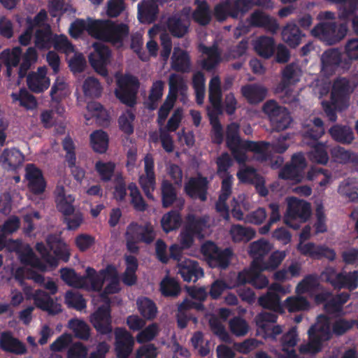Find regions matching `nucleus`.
Listing matches in <instances>:
<instances>
[{
	"mask_svg": "<svg viewBox=\"0 0 358 358\" xmlns=\"http://www.w3.org/2000/svg\"><path fill=\"white\" fill-rule=\"evenodd\" d=\"M90 322L99 334L110 336L113 327L110 303H106L98 307L91 315Z\"/></svg>",
	"mask_w": 358,
	"mask_h": 358,
	"instance_id": "6e6552de",
	"label": "nucleus"
},
{
	"mask_svg": "<svg viewBox=\"0 0 358 358\" xmlns=\"http://www.w3.org/2000/svg\"><path fill=\"white\" fill-rule=\"evenodd\" d=\"M46 243L50 252L54 254L53 257L56 258L57 265L59 260H62L64 262L69 260L70 253L67 245L60 238L54 235H50L47 237Z\"/></svg>",
	"mask_w": 358,
	"mask_h": 358,
	"instance_id": "c85d7f7f",
	"label": "nucleus"
},
{
	"mask_svg": "<svg viewBox=\"0 0 358 358\" xmlns=\"http://www.w3.org/2000/svg\"><path fill=\"white\" fill-rule=\"evenodd\" d=\"M254 49L260 57L269 59L275 52V41L271 36H261L255 40Z\"/></svg>",
	"mask_w": 358,
	"mask_h": 358,
	"instance_id": "7c9ffc66",
	"label": "nucleus"
},
{
	"mask_svg": "<svg viewBox=\"0 0 358 358\" xmlns=\"http://www.w3.org/2000/svg\"><path fill=\"white\" fill-rule=\"evenodd\" d=\"M33 299L37 308L48 312L49 315H55L62 311L61 306L56 303L45 291L36 290L33 296Z\"/></svg>",
	"mask_w": 358,
	"mask_h": 358,
	"instance_id": "412c9836",
	"label": "nucleus"
},
{
	"mask_svg": "<svg viewBox=\"0 0 358 358\" xmlns=\"http://www.w3.org/2000/svg\"><path fill=\"white\" fill-rule=\"evenodd\" d=\"M178 210H172L162 219V226L166 232L178 229L181 224V216Z\"/></svg>",
	"mask_w": 358,
	"mask_h": 358,
	"instance_id": "3c124183",
	"label": "nucleus"
},
{
	"mask_svg": "<svg viewBox=\"0 0 358 358\" xmlns=\"http://www.w3.org/2000/svg\"><path fill=\"white\" fill-rule=\"evenodd\" d=\"M321 61L324 70L334 71L342 61V54L338 49H329L322 54Z\"/></svg>",
	"mask_w": 358,
	"mask_h": 358,
	"instance_id": "72a5a7b5",
	"label": "nucleus"
},
{
	"mask_svg": "<svg viewBox=\"0 0 358 358\" xmlns=\"http://www.w3.org/2000/svg\"><path fill=\"white\" fill-rule=\"evenodd\" d=\"M238 179L245 183L253 185L256 191L262 196H266L268 191L265 187L264 178L257 174L256 170L252 167H247L237 173Z\"/></svg>",
	"mask_w": 358,
	"mask_h": 358,
	"instance_id": "a211bd4d",
	"label": "nucleus"
},
{
	"mask_svg": "<svg viewBox=\"0 0 358 358\" xmlns=\"http://www.w3.org/2000/svg\"><path fill=\"white\" fill-rule=\"evenodd\" d=\"M201 252L211 268L220 269L228 268L234 255L231 248L222 249L210 241L201 245Z\"/></svg>",
	"mask_w": 358,
	"mask_h": 358,
	"instance_id": "7ed1b4c3",
	"label": "nucleus"
},
{
	"mask_svg": "<svg viewBox=\"0 0 358 358\" xmlns=\"http://www.w3.org/2000/svg\"><path fill=\"white\" fill-rule=\"evenodd\" d=\"M115 164L113 162H104L97 161L95 163L94 169L101 181L104 182L111 180L115 173Z\"/></svg>",
	"mask_w": 358,
	"mask_h": 358,
	"instance_id": "603ef678",
	"label": "nucleus"
},
{
	"mask_svg": "<svg viewBox=\"0 0 358 358\" xmlns=\"http://www.w3.org/2000/svg\"><path fill=\"white\" fill-rule=\"evenodd\" d=\"M12 96L15 100H18L20 105L27 109H33L37 106V101L35 96L25 89H21L18 94L13 93Z\"/></svg>",
	"mask_w": 358,
	"mask_h": 358,
	"instance_id": "774afa93",
	"label": "nucleus"
},
{
	"mask_svg": "<svg viewBox=\"0 0 358 358\" xmlns=\"http://www.w3.org/2000/svg\"><path fill=\"white\" fill-rule=\"evenodd\" d=\"M83 92L86 96L96 98L101 96L102 87L98 79L88 77L84 81Z\"/></svg>",
	"mask_w": 358,
	"mask_h": 358,
	"instance_id": "6e6d98bb",
	"label": "nucleus"
},
{
	"mask_svg": "<svg viewBox=\"0 0 358 358\" xmlns=\"http://www.w3.org/2000/svg\"><path fill=\"white\" fill-rule=\"evenodd\" d=\"M345 23L337 24L334 22H320L311 30V34L318 37L329 45L340 42L348 33Z\"/></svg>",
	"mask_w": 358,
	"mask_h": 358,
	"instance_id": "423d86ee",
	"label": "nucleus"
},
{
	"mask_svg": "<svg viewBox=\"0 0 358 358\" xmlns=\"http://www.w3.org/2000/svg\"><path fill=\"white\" fill-rule=\"evenodd\" d=\"M23 162V154L15 148L4 149L0 156L1 164L7 170H15Z\"/></svg>",
	"mask_w": 358,
	"mask_h": 358,
	"instance_id": "a878e982",
	"label": "nucleus"
},
{
	"mask_svg": "<svg viewBox=\"0 0 358 358\" xmlns=\"http://www.w3.org/2000/svg\"><path fill=\"white\" fill-rule=\"evenodd\" d=\"M209 181L205 176L198 174L191 177L185 184L184 191L192 199H199L201 201L207 200Z\"/></svg>",
	"mask_w": 358,
	"mask_h": 358,
	"instance_id": "f8f14e48",
	"label": "nucleus"
},
{
	"mask_svg": "<svg viewBox=\"0 0 358 358\" xmlns=\"http://www.w3.org/2000/svg\"><path fill=\"white\" fill-rule=\"evenodd\" d=\"M22 55V49L20 47H15L12 51L6 49L3 50L1 55V60L4 65H8L12 67L18 66Z\"/></svg>",
	"mask_w": 358,
	"mask_h": 358,
	"instance_id": "13d9d810",
	"label": "nucleus"
},
{
	"mask_svg": "<svg viewBox=\"0 0 358 358\" xmlns=\"http://www.w3.org/2000/svg\"><path fill=\"white\" fill-rule=\"evenodd\" d=\"M264 268L260 266L259 268L250 266L248 269H245L238 273L237 281L239 284L245 285L246 283L251 284L257 289H263L268 286V278L262 274V271H264Z\"/></svg>",
	"mask_w": 358,
	"mask_h": 358,
	"instance_id": "ddd939ff",
	"label": "nucleus"
},
{
	"mask_svg": "<svg viewBox=\"0 0 358 358\" xmlns=\"http://www.w3.org/2000/svg\"><path fill=\"white\" fill-rule=\"evenodd\" d=\"M61 278L69 286L80 288L85 286V278L78 275L74 269L62 268L60 270Z\"/></svg>",
	"mask_w": 358,
	"mask_h": 358,
	"instance_id": "49530a36",
	"label": "nucleus"
},
{
	"mask_svg": "<svg viewBox=\"0 0 358 358\" xmlns=\"http://www.w3.org/2000/svg\"><path fill=\"white\" fill-rule=\"evenodd\" d=\"M234 242H248L252 240L256 234L251 227H243L241 224H232L229 231Z\"/></svg>",
	"mask_w": 358,
	"mask_h": 358,
	"instance_id": "58836bf2",
	"label": "nucleus"
},
{
	"mask_svg": "<svg viewBox=\"0 0 358 358\" xmlns=\"http://www.w3.org/2000/svg\"><path fill=\"white\" fill-rule=\"evenodd\" d=\"M299 69L294 63L287 64L282 71L280 85L283 89L299 81Z\"/></svg>",
	"mask_w": 358,
	"mask_h": 358,
	"instance_id": "a18cd8bd",
	"label": "nucleus"
},
{
	"mask_svg": "<svg viewBox=\"0 0 358 358\" xmlns=\"http://www.w3.org/2000/svg\"><path fill=\"white\" fill-rule=\"evenodd\" d=\"M249 20L251 27L264 28L272 34H275L279 29V24L275 18L259 10L250 15Z\"/></svg>",
	"mask_w": 358,
	"mask_h": 358,
	"instance_id": "aec40b11",
	"label": "nucleus"
},
{
	"mask_svg": "<svg viewBox=\"0 0 358 358\" xmlns=\"http://www.w3.org/2000/svg\"><path fill=\"white\" fill-rule=\"evenodd\" d=\"M262 110L268 115L273 131L280 132L287 129L292 121L288 110L280 106L275 100L271 99L266 101Z\"/></svg>",
	"mask_w": 358,
	"mask_h": 358,
	"instance_id": "20e7f679",
	"label": "nucleus"
},
{
	"mask_svg": "<svg viewBox=\"0 0 358 358\" xmlns=\"http://www.w3.org/2000/svg\"><path fill=\"white\" fill-rule=\"evenodd\" d=\"M91 147L95 152L103 154L108 148V135L102 129L94 131L90 136Z\"/></svg>",
	"mask_w": 358,
	"mask_h": 358,
	"instance_id": "c9c22d12",
	"label": "nucleus"
},
{
	"mask_svg": "<svg viewBox=\"0 0 358 358\" xmlns=\"http://www.w3.org/2000/svg\"><path fill=\"white\" fill-rule=\"evenodd\" d=\"M139 87L140 82L137 77L126 74L117 80L115 94L121 103L129 107H134L136 104Z\"/></svg>",
	"mask_w": 358,
	"mask_h": 358,
	"instance_id": "39448f33",
	"label": "nucleus"
},
{
	"mask_svg": "<svg viewBox=\"0 0 358 358\" xmlns=\"http://www.w3.org/2000/svg\"><path fill=\"white\" fill-rule=\"evenodd\" d=\"M208 221L207 217H189L185 227L196 237L203 238V231L208 227Z\"/></svg>",
	"mask_w": 358,
	"mask_h": 358,
	"instance_id": "09e8293b",
	"label": "nucleus"
},
{
	"mask_svg": "<svg viewBox=\"0 0 358 358\" xmlns=\"http://www.w3.org/2000/svg\"><path fill=\"white\" fill-rule=\"evenodd\" d=\"M25 171V178L29 191L35 195L43 194L45 190L46 182L41 170L34 164H29L27 165Z\"/></svg>",
	"mask_w": 358,
	"mask_h": 358,
	"instance_id": "4468645a",
	"label": "nucleus"
},
{
	"mask_svg": "<svg viewBox=\"0 0 358 358\" xmlns=\"http://www.w3.org/2000/svg\"><path fill=\"white\" fill-rule=\"evenodd\" d=\"M271 250L269 242L264 238H260L251 243L249 245V255L253 258L250 264L253 267L259 268L262 266L264 257Z\"/></svg>",
	"mask_w": 358,
	"mask_h": 358,
	"instance_id": "5701e85b",
	"label": "nucleus"
},
{
	"mask_svg": "<svg viewBox=\"0 0 358 358\" xmlns=\"http://www.w3.org/2000/svg\"><path fill=\"white\" fill-rule=\"evenodd\" d=\"M69 327L73 330L76 337L82 340H88L90 336V327L84 321L72 319L69 322Z\"/></svg>",
	"mask_w": 358,
	"mask_h": 358,
	"instance_id": "5fc2aeb1",
	"label": "nucleus"
},
{
	"mask_svg": "<svg viewBox=\"0 0 358 358\" xmlns=\"http://www.w3.org/2000/svg\"><path fill=\"white\" fill-rule=\"evenodd\" d=\"M27 84L29 89L34 93H41L50 86V80H42L35 74H28Z\"/></svg>",
	"mask_w": 358,
	"mask_h": 358,
	"instance_id": "e2e57ef3",
	"label": "nucleus"
},
{
	"mask_svg": "<svg viewBox=\"0 0 358 358\" xmlns=\"http://www.w3.org/2000/svg\"><path fill=\"white\" fill-rule=\"evenodd\" d=\"M83 278H85L84 288L87 290L99 292L101 290L104 281L100 274L97 273L96 270L91 267H87L86 269V273L83 275Z\"/></svg>",
	"mask_w": 358,
	"mask_h": 358,
	"instance_id": "e433bc0d",
	"label": "nucleus"
},
{
	"mask_svg": "<svg viewBox=\"0 0 358 358\" xmlns=\"http://www.w3.org/2000/svg\"><path fill=\"white\" fill-rule=\"evenodd\" d=\"M167 26L173 36L182 38L189 31V22L187 19L181 18L178 15H173L169 17Z\"/></svg>",
	"mask_w": 358,
	"mask_h": 358,
	"instance_id": "473e14b6",
	"label": "nucleus"
},
{
	"mask_svg": "<svg viewBox=\"0 0 358 358\" xmlns=\"http://www.w3.org/2000/svg\"><path fill=\"white\" fill-rule=\"evenodd\" d=\"M171 66L180 73H188L191 70V59L189 53L180 48H174L171 57Z\"/></svg>",
	"mask_w": 358,
	"mask_h": 358,
	"instance_id": "cd10ccee",
	"label": "nucleus"
},
{
	"mask_svg": "<svg viewBox=\"0 0 358 358\" xmlns=\"http://www.w3.org/2000/svg\"><path fill=\"white\" fill-rule=\"evenodd\" d=\"M93 48L94 51L88 57L89 62L97 73L106 77L108 74L107 66L110 62L111 51L101 43H94Z\"/></svg>",
	"mask_w": 358,
	"mask_h": 358,
	"instance_id": "1a4fd4ad",
	"label": "nucleus"
},
{
	"mask_svg": "<svg viewBox=\"0 0 358 358\" xmlns=\"http://www.w3.org/2000/svg\"><path fill=\"white\" fill-rule=\"evenodd\" d=\"M159 326L154 322L141 329L136 336V341L138 343H145L152 341L159 334Z\"/></svg>",
	"mask_w": 358,
	"mask_h": 358,
	"instance_id": "69168bd1",
	"label": "nucleus"
},
{
	"mask_svg": "<svg viewBox=\"0 0 358 358\" xmlns=\"http://www.w3.org/2000/svg\"><path fill=\"white\" fill-rule=\"evenodd\" d=\"M324 134V126L323 121L320 117H315L313 120V125L304 131L303 137L317 141Z\"/></svg>",
	"mask_w": 358,
	"mask_h": 358,
	"instance_id": "4d7b16f0",
	"label": "nucleus"
},
{
	"mask_svg": "<svg viewBox=\"0 0 358 358\" xmlns=\"http://www.w3.org/2000/svg\"><path fill=\"white\" fill-rule=\"evenodd\" d=\"M0 348L6 352L22 355L27 352L24 343L15 338L9 331H3L0 335Z\"/></svg>",
	"mask_w": 358,
	"mask_h": 358,
	"instance_id": "6ab92c4d",
	"label": "nucleus"
},
{
	"mask_svg": "<svg viewBox=\"0 0 358 358\" xmlns=\"http://www.w3.org/2000/svg\"><path fill=\"white\" fill-rule=\"evenodd\" d=\"M271 143L266 141H252L245 140L244 152H252L259 155L262 161H266L268 158V149Z\"/></svg>",
	"mask_w": 358,
	"mask_h": 358,
	"instance_id": "37998d69",
	"label": "nucleus"
},
{
	"mask_svg": "<svg viewBox=\"0 0 358 358\" xmlns=\"http://www.w3.org/2000/svg\"><path fill=\"white\" fill-rule=\"evenodd\" d=\"M161 201L164 208H168L174 204L181 210L184 206L185 200L178 196L176 187L168 180H163L160 187Z\"/></svg>",
	"mask_w": 358,
	"mask_h": 358,
	"instance_id": "2eb2a0df",
	"label": "nucleus"
},
{
	"mask_svg": "<svg viewBox=\"0 0 358 358\" xmlns=\"http://www.w3.org/2000/svg\"><path fill=\"white\" fill-rule=\"evenodd\" d=\"M319 286L318 278L316 275L309 274L297 285L296 292L298 294H305L315 290Z\"/></svg>",
	"mask_w": 358,
	"mask_h": 358,
	"instance_id": "bf43d9fd",
	"label": "nucleus"
},
{
	"mask_svg": "<svg viewBox=\"0 0 358 358\" xmlns=\"http://www.w3.org/2000/svg\"><path fill=\"white\" fill-rule=\"evenodd\" d=\"M337 279L338 283L336 289L346 288L350 291H353L358 287V271L338 273Z\"/></svg>",
	"mask_w": 358,
	"mask_h": 358,
	"instance_id": "c03bdc74",
	"label": "nucleus"
},
{
	"mask_svg": "<svg viewBox=\"0 0 358 358\" xmlns=\"http://www.w3.org/2000/svg\"><path fill=\"white\" fill-rule=\"evenodd\" d=\"M352 91L353 88L348 78L340 77L334 81L331 100L338 107L339 110H345L348 107L350 95Z\"/></svg>",
	"mask_w": 358,
	"mask_h": 358,
	"instance_id": "9d476101",
	"label": "nucleus"
},
{
	"mask_svg": "<svg viewBox=\"0 0 358 358\" xmlns=\"http://www.w3.org/2000/svg\"><path fill=\"white\" fill-rule=\"evenodd\" d=\"M52 32L50 24H45L35 32V45L40 50L50 49L52 46Z\"/></svg>",
	"mask_w": 358,
	"mask_h": 358,
	"instance_id": "a19ab883",
	"label": "nucleus"
},
{
	"mask_svg": "<svg viewBox=\"0 0 358 358\" xmlns=\"http://www.w3.org/2000/svg\"><path fill=\"white\" fill-rule=\"evenodd\" d=\"M297 250L301 255L314 259L326 258L329 261H334L336 259V252L333 249L324 245H316L313 243H300Z\"/></svg>",
	"mask_w": 358,
	"mask_h": 358,
	"instance_id": "dca6fc26",
	"label": "nucleus"
},
{
	"mask_svg": "<svg viewBox=\"0 0 358 358\" xmlns=\"http://www.w3.org/2000/svg\"><path fill=\"white\" fill-rule=\"evenodd\" d=\"M139 184L145 195L149 199L154 200L153 191L155 188V176L143 174L139 177Z\"/></svg>",
	"mask_w": 358,
	"mask_h": 358,
	"instance_id": "338daca9",
	"label": "nucleus"
},
{
	"mask_svg": "<svg viewBox=\"0 0 358 358\" xmlns=\"http://www.w3.org/2000/svg\"><path fill=\"white\" fill-rule=\"evenodd\" d=\"M309 306L308 301L303 296H290L285 300V307L290 313L307 310Z\"/></svg>",
	"mask_w": 358,
	"mask_h": 358,
	"instance_id": "0e129e2a",
	"label": "nucleus"
},
{
	"mask_svg": "<svg viewBox=\"0 0 358 358\" xmlns=\"http://www.w3.org/2000/svg\"><path fill=\"white\" fill-rule=\"evenodd\" d=\"M138 312L147 320H154L157 313V307L155 303L148 297H141L136 301Z\"/></svg>",
	"mask_w": 358,
	"mask_h": 358,
	"instance_id": "ea45409f",
	"label": "nucleus"
},
{
	"mask_svg": "<svg viewBox=\"0 0 358 358\" xmlns=\"http://www.w3.org/2000/svg\"><path fill=\"white\" fill-rule=\"evenodd\" d=\"M309 158L315 163L326 164L328 162L329 156L325 145L317 142L309 152Z\"/></svg>",
	"mask_w": 358,
	"mask_h": 358,
	"instance_id": "052dcab7",
	"label": "nucleus"
},
{
	"mask_svg": "<svg viewBox=\"0 0 358 358\" xmlns=\"http://www.w3.org/2000/svg\"><path fill=\"white\" fill-rule=\"evenodd\" d=\"M356 321L338 318L331 323L329 317L320 315L317 324L308 331V342L299 346L301 354L316 355L322 350L323 343L331 340L333 335L341 336L353 328Z\"/></svg>",
	"mask_w": 358,
	"mask_h": 358,
	"instance_id": "f257e3e1",
	"label": "nucleus"
},
{
	"mask_svg": "<svg viewBox=\"0 0 358 358\" xmlns=\"http://www.w3.org/2000/svg\"><path fill=\"white\" fill-rule=\"evenodd\" d=\"M305 34L302 32L299 26L294 22H287L283 27L281 31V36L282 41L291 48H296L298 47Z\"/></svg>",
	"mask_w": 358,
	"mask_h": 358,
	"instance_id": "b1692460",
	"label": "nucleus"
},
{
	"mask_svg": "<svg viewBox=\"0 0 358 358\" xmlns=\"http://www.w3.org/2000/svg\"><path fill=\"white\" fill-rule=\"evenodd\" d=\"M311 215L310 204L305 201L294 199L289 202L287 213L284 217L286 225L293 229H298L301 224L308 221Z\"/></svg>",
	"mask_w": 358,
	"mask_h": 358,
	"instance_id": "0eeeda50",
	"label": "nucleus"
},
{
	"mask_svg": "<svg viewBox=\"0 0 358 358\" xmlns=\"http://www.w3.org/2000/svg\"><path fill=\"white\" fill-rule=\"evenodd\" d=\"M245 142L241 136L226 139V145L234 158L239 163L245 162L247 157L244 152Z\"/></svg>",
	"mask_w": 358,
	"mask_h": 358,
	"instance_id": "4c0bfd02",
	"label": "nucleus"
},
{
	"mask_svg": "<svg viewBox=\"0 0 358 358\" xmlns=\"http://www.w3.org/2000/svg\"><path fill=\"white\" fill-rule=\"evenodd\" d=\"M114 346L117 358H128L133 351L134 337L123 327H116L114 330Z\"/></svg>",
	"mask_w": 358,
	"mask_h": 358,
	"instance_id": "9b49d317",
	"label": "nucleus"
},
{
	"mask_svg": "<svg viewBox=\"0 0 358 358\" xmlns=\"http://www.w3.org/2000/svg\"><path fill=\"white\" fill-rule=\"evenodd\" d=\"M108 20H95L88 18L87 33L91 36L103 41Z\"/></svg>",
	"mask_w": 358,
	"mask_h": 358,
	"instance_id": "864d4df0",
	"label": "nucleus"
},
{
	"mask_svg": "<svg viewBox=\"0 0 358 358\" xmlns=\"http://www.w3.org/2000/svg\"><path fill=\"white\" fill-rule=\"evenodd\" d=\"M194 4L196 7L192 14L193 20L201 26L209 24L212 20V13L208 2L206 0H195Z\"/></svg>",
	"mask_w": 358,
	"mask_h": 358,
	"instance_id": "c756f323",
	"label": "nucleus"
},
{
	"mask_svg": "<svg viewBox=\"0 0 358 358\" xmlns=\"http://www.w3.org/2000/svg\"><path fill=\"white\" fill-rule=\"evenodd\" d=\"M329 132L334 141L343 144H350L354 140L353 131L348 126L335 124L329 129Z\"/></svg>",
	"mask_w": 358,
	"mask_h": 358,
	"instance_id": "f704fd0d",
	"label": "nucleus"
},
{
	"mask_svg": "<svg viewBox=\"0 0 358 358\" xmlns=\"http://www.w3.org/2000/svg\"><path fill=\"white\" fill-rule=\"evenodd\" d=\"M129 196L131 197V204L134 209L138 212H144L147 210L148 204L143 198L138 188L134 182H131L128 185Z\"/></svg>",
	"mask_w": 358,
	"mask_h": 358,
	"instance_id": "8fccbe9b",
	"label": "nucleus"
},
{
	"mask_svg": "<svg viewBox=\"0 0 358 358\" xmlns=\"http://www.w3.org/2000/svg\"><path fill=\"white\" fill-rule=\"evenodd\" d=\"M55 200L58 211L63 215L66 217L74 213L75 198L71 194L66 195L63 186H57L55 191Z\"/></svg>",
	"mask_w": 358,
	"mask_h": 358,
	"instance_id": "4be33fe9",
	"label": "nucleus"
},
{
	"mask_svg": "<svg viewBox=\"0 0 358 358\" xmlns=\"http://www.w3.org/2000/svg\"><path fill=\"white\" fill-rule=\"evenodd\" d=\"M259 304L264 308L273 311H280L282 309L280 297L277 293L267 292L258 299Z\"/></svg>",
	"mask_w": 358,
	"mask_h": 358,
	"instance_id": "de8ad7c7",
	"label": "nucleus"
},
{
	"mask_svg": "<svg viewBox=\"0 0 358 358\" xmlns=\"http://www.w3.org/2000/svg\"><path fill=\"white\" fill-rule=\"evenodd\" d=\"M65 303L69 308L82 310L87 306L83 296L77 292L68 291L65 294Z\"/></svg>",
	"mask_w": 358,
	"mask_h": 358,
	"instance_id": "680f3d73",
	"label": "nucleus"
},
{
	"mask_svg": "<svg viewBox=\"0 0 358 358\" xmlns=\"http://www.w3.org/2000/svg\"><path fill=\"white\" fill-rule=\"evenodd\" d=\"M158 12L159 8L156 3L143 1L138 4V17L142 23H153L157 20Z\"/></svg>",
	"mask_w": 358,
	"mask_h": 358,
	"instance_id": "2f4dec72",
	"label": "nucleus"
},
{
	"mask_svg": "<svg viewBox=\"0 0 358 358\" xmlns=\"http://www.w3.org/2000/svg\"><path fill=\"white\" fill-rule=\"evenodd\" d=\"M253 4V0H224L214 6L213 15L219 22L228 17L238 19L248 12Z\"/></svg>",
	"mask_w": 358,
	"mask_h": 358,
	"instance_id": "f03ea898",
	"label": "nucleus"
},
{
	"mask_svg": "<svg viewBox=\"0 0 358 358\" xmlns=\"http://www.w3.org/2000/svg\"><path fill=\"white\" fill-rule=\"evenodd\" d=\"M129 31L128 25L123 23L115 24L108 20L103 41L113 44H122L124 38L129 34Z\"/></svg>",
	"mask_w": 358,
	"mask_h": 358,
	"instance_id": "393cba45",
	"label": "nucleus"
},
{
	"mask_svg": "<svg viewBox=\"0 0 358 358\" xmlns=\"http://www.w3.org/2000/svg\"><path fill=\"white\" fill-rule=\"evenodd\" d=\"M160 292L165 297H177L181 292L179 282L174 278L166 276L160 282Z\"/></svg>",
	"mask_w": 358,
	"mask_h": 358,
	"instance_id": "79ce46f5",
	"label": "nucleus"
},
{
	"mask_svg": "<svg viewBox=\"0 0 358 358\" xmlns=\"http://www.w3.org/2000/svg\"><path fill=\"white\" fill-rule=\"evenodd\" d=\"M178 273L184 281L195 282L203 276V270L196 261L184 259L182 262L178 264Z\"/></svg>",
	"mask_w": 358,
	"mask_h": 358,
	"instance_id": "f3484780",
	"label": "nucleus"
},
{
	"mask_svg": "<svg viewBox=\"0 0 358 358\" xmlns=\"http://www.w3.org/2000/svg\"><path fill=\"white\" fill-rule=\"evenodd\" d=\"M242 96L251 104L262 102L266 96L267 89L259 84H247L241 87Z\"/></svg>",
	"mask_w": 358,
	"mask_h": 358,
	"instance_id": "bb28decb",
	"label": "nucleus"
}]
</instances>
